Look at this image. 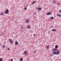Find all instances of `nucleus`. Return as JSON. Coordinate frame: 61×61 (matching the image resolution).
<instances>
[{"mask_svg":"<svg viewBox=\"0 0 61 61\" xmlns=\"http://www.w3.org/2000/svg\"><path fill=\"white\" fill-rule=\"evenodd\" d=\"M53 2H54V3H56V1L55 0H54L53 1Z\"/></svg>","mask_w":61,"mask_h":61,"instance_id":"obj_17","label":"nucleus"},{"mask_svg":"<svg viewBox=\"0 0 61 61\" xmlns=\"http://www.w3.org/2000/svg\"><path fill=\"white\" fill-rule=\"evenodd\" d=\"M57 16H58L59 17H61V15L60 14H58L57 15Z\"/></svg>","mask_w":61,"mask_h":61,"instance_id":"obj_11","label":"nucleus"},{"mask_svg":"<svg viewBox=\"0 0 61 61\" xmlns=\"http://www.w3.org/2000/svg\"><path fill=\"white\" fill-rule=\"evenodd\" d=\"M30 26L29 25L27 26V28L28 29H30Z\"/></svg>","mask_w":61,"mask_h":61,"instance_id":"obj_9","label":"nucleus"},{"mask_svg":"<svg viewBox=\"0 0 61 61\" xmlns=\"http://www.w3.org/2000/svg\"><path fill=\"white\" fill-rule=\"evenodd\" d=\"M52 31H56V29H52L51 30Z\"/></svg>","mask_w":61,"mask_h":61,"instance_id":"obj_14","label":"nucleus"},{"mask_svg":"<svg viewBox=\"0 0 61 61\" xmlns=\"http://www.w3.org/2000/svg\"><path fill=\"white\" fill-rule=\"evenodd\" d=\"M51 28H52V27H53V26H51Z\"/></svg>","mask_w":61,"mask_h":61,"instance_id":"obj_30","label":"nucleus"},{"mask_svg":"<svg viewBox=\"0 0 61 61\" xmlns=\"http://www.w3.org/2000/svg\"><path fill=\"white\" fill-rule=\"evenodd\" d=\"M28 53V52L27 51H25L24 52V54H26L27 53Z\"/></svg>","mask_w":61,"mask_h":61,"instance_id":"obj_13","label":"nucleus"},{"mask_svg":"<svg viewBox=\"0 0 61 61\" xmlns=\"http://www.w3.org/2000/svg\"><path fill=\"white\" fill-rule=\"evenodd\" d=\"M49 46H47V49H48V48H49Z\"/></svg>","mask_w":61,"mask_h":61,"instance_id":"obj_19","label":"nucleus"},{"mask_svg":"<svg viewBox=\"0 0 61 61\" xmlns=\"http://www.w3.org/2000/svg\"><path fill=\"white\" fill-rule=\"evenodd\" d=\"M5 12L6 14H8L9 10H6L5 11Z\"/></svg>","mask_w":61,"mask_h":61,"instance_id":"obj_1","label":"nucleus"},{"mask_svg":"<svg viewBox=\"0 0 61 61\" xmlns=\"http://www.w3.org/2000/svg\"><path fill=\"white\" fill-rule=\"evenodd\" d=\"M52 50L54 51H56V50H57V49H56V48H54Z\"/></svg>","mask_w":61,"mask_h":61,"instance_id":"obj_3","label":"nucleus"},{"mask_svg":"<svg viewBox=\"0 0 61 61\" xmlns=\"http://www.w3.org/2000/svg\"><path fill=\"white\" fill-rule=\"evenodd\" d=\"M36 52V51L35 50L34 51V53H35Z\"/></svg>","mask_w":61,"mask_h":61,"instance_id":"obj_28","label":"nucleus"},{"mask_svg":"<svg viewBox=\"0 0 61 61\" xmlns=\"http://www.w3.org/2000/svg\"><path fill=\"white\" fill-rule=\"evenodd\" d=\"M36 13H34L35 15H36Z\"/></svg>","mask_w":61,"mask_h":61,"instance_id":"obj_32","label":"nucleus"},{"mask_svg":"<svg viewBox=\"0 0 61 61\" xmlns=\"http://www.w3.org/2000/svg\"><path fill=\"white\" fill-rule=\"evenodd\" d=\"M3 47H4V48H5V45L3 46Z\"/></svg>","mask_w":61,"mask_h":61,"instance_id":"obj_25","label":"nucleus"},{"mask_svg":"<svg viewBox=\"0 0 61 61\" xmlns=\"http://www.w3.org/2000/svg\"><path fill=\"white\" fill-rule=\"evenodd\" d=\"M51 14V12H49L47 13L46 15H50Z\"/></svg>","mask_w":61,"mask_h":61,"instance_id":"obj_2","label":"nucleus"},{"mask_svg":"<svg viewBox=\"0 0 61 61\" xmlns=\"http://www.w3.org/2000/svg\"><path fill=\"white\" fill-rule=\"evenodd\" d=\"M53 54H51V55H50L51 56H53Z\"/></svg>","mask_w":61,"mask_h":61,"instance_id":"obj_26","label":"nucleus"},{"mask_svg":"<svg viewBox=\"0 0 61 61\" xmlns=\"http://www.w3.org/2000/svg\"><path fill=\"white\" fill-rule=\"evenodd\" d=\"M57 53H56V55H58L59 53H60V52L58 51H57Z\"/></svg>","mask_w":61,"mask_h":61,"instance_id":"obj_7","label":"nucleus"},{"mask_svg":"<svg viewBox=\"0 0 61 61\" xmlns=\"http://www.w3.org/2000/svg\"><path fill=\"white\" fill-rule=\"evenodd\" d=\"M10 60V61H13V59H11V60Z\"/></svg>","mask_w":61,"mask_h":61,"instance_id":"obj_27","label":"nucleus"},{"mask_svg":"<svg viewBox=\"0 0 61 61\" xmlns=\"http://www.w3.org/2000/svg\"><path fill=\"white\" fill-rule=\"evenodd\" d=\"M35 3H36V2L35 1H33V4H34Z\"/></svg>","mask_w":61,"mask_h":61,"instance_id":"obj_23","label":"nucleus"},{"mask_svg":"<svg viewBox=\"0 0 61 61\" xmlns=\"http://www.w3.org/2000/svg\"><path fill=\"white\" fill-rule=\"evenodd\" d=\"M2 59H3L2 58H0V61H3Z\"/></svg>","mask_w":61,"mask_h":61,"instance_id":"obj_18","label":"nucleus"},{"mask_svg":"<svg viewBox=\"0 0 61 61\" xmlns=\"http://www.w3.org/2000/svg\"><path fill=\"white\" fill-rule=\"evenodd\" d=\"M55 48H58V46L57 45H56Z\"/></svg>","mask_w":61,"mask_h":61,"instance_id":"obj_12","label":"nucleus"},{"mask_svg":"<svg viewBox=\"0 0 61 61\" xmlns=\"http://www.w3.org/2000/svg\"><path fill=\"white\" fill-rule=\"evenodd\" d=\"M18 42L17 41H16L15 42V45H18Z\"/></svg>","mask_w":61,"mask_h":61,"instance_id":"obj_6","label":"nucleus"},{"mask_svg":"<svg viewBox=\"0 0 61 61\" xmlns=\"http://www.w3.org/2000/svg\"><path fill=\"white\" fill-rule=\"evenodd\" d=\"M8 50H10V48H9L8 49Z\"/></svg>","mask_w":61,"mask_h":61,"instance_id":"obj_29","label":"nucleus"},{"mask_svg":"<svg viewBox=\"0 0 61 61\" xmlns=\"http://www.w3.org/2000/svg\"><path fill=\"white\" fill-rule=\"evenodd\" d=\"M59 12L60 13H61V9L59 11Z\"/></svg>","mask_w":61,"mask_h":61,"instance_id":"obj_24","label":"nucleus"},{"mask_svg":"<svg viewBox=\"0 0 61 61\" xmlns=\"http://www.w3.org/2000/svg\"><path fill=\"white\" fill-rule=\"evenodd\" d=\"M20 60L21 61H23V59L22 58H21L20 59Z\"/></svg>","mask_w":61,"mask_h":61,"instance_id":"obj_15","label":"nucleus"},{"mask_svg":"<svg viewBox=\"0 0 61 61\" xmlns=\"http://www.w3.org/2000/svg\"><path fill=\"white\" fill-rule=\"evenodd\" d=\"M24 10H26V9H27V8H26V7H25L24 8Z\"/></svg>","mask_w":61,"mask_h":61,"instance_id":"obj_20","label":"nucleus"},{"mask_svg":"<svg viewBox=\"0 0 61 61\" xmlns=\"http://www.w3.org/2000/svg\"><path fill=\"white\" fill-rule=\"evenodd\" d=\"M38 10L39 11H41V10H42V8H38Z\"/></svg>","mask_w":61,"mask_h":61,"instance_id":"obj_8","label":"nucleus"},{"mask_svg":"<svg viewBox=\"0 0 61 61\" xmlns=\"http://www.w3.org/2000/svg\"><path fill=\"white\" fill-rule=\"evenodd\" d=\"M9 41L10 42H11V43H13V41H12V40L10 39H9Z\"/></svg>","mask_w":61,"mask_h":61,"instance_id":"obj_5","label":"nucleus"},{"mask_svg":"<svg viewBox=\"0 0 61 61\" xmlns=\"http://www.w3.org/2000/svg\"><path fill=\"white\" fill-rule=\"evenodd\" d=\"M1 15H3V13H2L0 14Z\"/></svg>","mask_w":61,"mask_h":61,"instance_id":"obj_22","label":"nucleus"},{"mask_svg":"<svg viewBox=\"0 0 61 61\" xmlns=\"http://www.w3.org/2000/svg\"><path fill=\"white\" fill-rule=\"evenodd\" d=\"M29 19H28L26 20V23H28L29 22Z\"/></svg>","mask_w":61,"mask_h":61,"instance_id":"obj_4","label":"nucleus"},{"mask_svg":"<svg viewBox=\"0 0 61 61\" xmlns=\"http://www.w3.org/2000/svg\"><path fill=\"white\" fill-rule=\"evenodd\" d=\"M35 35H36V34H33V36H35Z\"/></svg>","mask_w":61,"mask_h":61,"instance_id":"obj_31","label":"nucleus"},{"mask_svg":"<svg viewBox=\"0 0 61 61\" xmlns=\"http://www.w3.org/2000/svg\"><path fill=\"white\" fill-rule=\"evenodd\" d=\"M53 54L54 55H56V51H54L53 52Z\"/></svg>","mask_w":61,"mask_h":61,"instance_id":"obj_10","label":"nucleus"},{"mask_svg":"<svg viewBox=\"0 0 61 61\" xmlns=\"http://www.w3.org/2000/svg\"><path fill=\"white\" fill-rule=\"evenodd\" d=\"M53 18H54L53 17H52L50 18V19H53Z\"/></svg>","mask_w":61,"mask_h":61,"instance_id":"obj_21","label":"nucleus"},{"mask_svg":"<svg viewBox=\"0 0 61 61\" xmlns=\"http://www.w3.org/2000/svg\"><path fill=\"white\" fill-rule=\"evenodd\" d=\"M24 28L23 26H21V29H23Z\"/></svg>","mask_w":61,"mask_h":61,"instance_id":"obj_16","label":"nucleus"}]
</instances>
